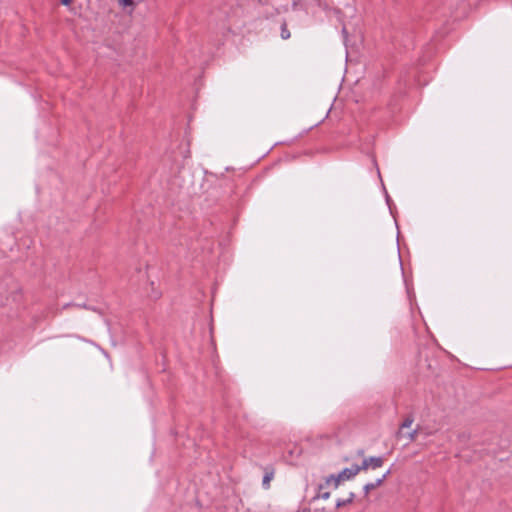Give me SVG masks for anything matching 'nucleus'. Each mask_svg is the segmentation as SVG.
Masks as SVG:
<instances>
[{
	"label": "nucleus",
	"mask_w": 512,
	"mask_h": 512,
	"mask_svg": "<svg viewBox=\"0 0 512 512\" xmlns=\"http://www.w3.org/2000/svg\"><path fill=\"white\" fill-rule=\"evenodd\" d=\"M413 421L414 419L411 416L405 418V420L401 424V428H409L412 425Z\"/></svg>",
	"instance_id": "obj_10"
},
{
	"label": "nucleus",
	"mask_w": 512,
	"mask_h": 512,
	"mask_svg": "<svg viewBox=\"0 0 512 512\" xmlns=\"http://www.w3.org/2000/svg\"><path fill=\"white\" fill-rule=\"evenodd\" d=\"M275 469L272 466H267L264 468V476L262 480V486L264 489L270 488V482L274 478Z\"/></svg>",
	"instance_id": "obj_3"
},
{
	"label": "nucleus",
	"mask_w": 512,
	"mask_h": 512,
	"mask_svg": "<svg viewBox=\"0 0 512 512\" xmlns=\"http://www.w3.org/2000/svg\"><path fill=\"white\" fill-rule=\"evenodd\" d=\"M328 488L329 486L325 485V482L323 484H320L318 488L317 497L327 500L330 497V491L327 490Z\"/></svg>",
	"instance_id": "obj_7"
},
{
	"label": "nucleus",
	"mask_w": 512,
	"mask_h": 512,
	"mask_svg": "<svg viewBox=\"0 0 512 512\" xmlns=\"http://www.w3.org/2000/svg\"><path fill=\"white\" fill-rule=\"evenodd\" d=\"M72 0H61V4L67 6L71 3Z\"/></svg>",
	"instance_id": "obj_13"
},
{
	"label": "nucleus",
	"mask_w": 512,
	"mask_h": 512,
	"mask_svg": "<svg viewBox=\"0 0 512 512\" xmlns=\"http://www.w3.org/2000/svg\"><path fill=\"white\" fill-rule=\"evenodd\" d=\"M359 472L358 465H352L349 468L343 469L338 475L342 481H346L355 477Z\"/></svg>",
	"instance_id": "obj_2"
},
{
	"label": "nucleus",
	"mask_w": 512,
	"mask_h": 512,
	"mask_svg": "<svg viewBox=\"0 0 512 512\" xmlns=\"http://www.w3.org/2000/svg\"><path fill=\"white\" fill-rule=\"evenodd\" d=\"M290 36H291L290 31L288 30L287 24L284 22L281 25V38L283 40H287L290 38Z\"/></svg>",
	"instance_id": "obj_9"
},
{
	"label": "nucleus",
	"mask_w": 512,
	"mask_h": 512,
	"mask_svg": "<svg viewBox=\"0 0 512 512\" xmlns=\"http://www.w3.org/2000/svg\"><path fill=\"white\" fill-rule=\"evenodd\" d=\"M390 474V470H388L381 478L377 479L375 482L367 483L364 486V492L367 495L370 491L376 489L377 487L381 486L382 483L385 481L387 476Z\"/></svg>",
	"instance_id": "obj_4"
},
{
	"label": "nucleus",
	"mask_w": 512,
	"mask_h": 512,
	"mask_svg": "<svg viewBox=\"0 0 512 512\" xmlns=\"http://www.w3.org/2000/svg\"><path fill=\"white\" fill-rule=\"evenodd\" d=\"M384 464L383 457H368L365 458L361 465H358L359 471L368 470V469H377L382 467Z\"/></svg>",
	"instance_id": "obj_1"
},
{
	"label": "nucleus",
	"mask_w": 512,
	"mask_h": 512,
	"mask_svg": "<svg viewBox=\"0 0 512 512\" xmlns=\"http://www.w3.org/2000/svg\"><path fill=\"white\" fill-rule=\"evenodd\" d=\"M120 5L129 11V13H132L135 9V7L142 3L144 0H118Z\"/></svg>",
	"instance_id": "obj_5"
},
{
	"label": "nucleus",
	"mask_w": 512,
	"mask_h": 512,
	"mask_svg": "<svg viewBox=\"0 0 512 512\" xmlns=\"http://www.w3.org/2000/svg\"><path fill=\"white\" fill-rule=\"evenodd\" d=\"M353 498H354V494L353 493H350V496L348 499H338L336 501V507L337 508H341V507H344L348 504H350L352 501H353Z\"/></svg>",
	"instance_id": "obj_8"
},
{
	"label": "nucleus",
	"mask_w": 512,
	"mask_h": 512,
	"mask_svg": "<svg viewBox=\"0 0 512 512\" xmlns=\"http://www.w3.org/2000/svg\"><path fill=\"white\" fill-rule=\"evenodd\" d=\"M342 480L339 475L332 474L325 479V485L332 487L333 489L338 488Z\"/></svg>",
	"instance_id": "obj_6"
},
{
	"label": "nucleus",
	"mask_w": 512,
	"mask_h": 512,
	"mask_svg": "<svg viewBox=\"0 0 512 512\" xmlns=\"http://www.w3.org/2000/svg\"><path fill=\"white\" fill-rule=\"evenodd\" d=\"M417 430H413L410 434H409V439L410 441H414L416 439V436H417Z\"/></svg>",
	"instance_id": "obj_11"
},
{
	"label": "nucleus",
	"mask_w": 512,
	"mask_h": 512,
	"mask_svg": "<svg viewBox=\"0 0 512 512\" xmlns=\"http://www.w3.org/2000/svg\"><path fill=\"white\" fill-rule=\"evenodd\" d=\"M101 353L103 354V356L105 357V359L107 360V362H108V363H110V359H109L108 354H107L104 350H101Z\"/></svg>",
	"instance_id": "obj_12"
}]
</instances>
